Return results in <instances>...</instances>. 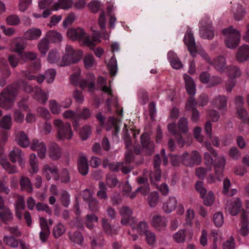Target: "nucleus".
Here are the masks:
<instances>
[{
    "instance_id": "6e6d98bb",
    "label": "nucleus",
    "mask_w": 249,
    "mask_h": 249,
    "mask_svg": "<svg viewBox=\"0 0 249 249\" xmlns=\"http://www.w3.org/2000/svg\"><path fill=\"white\" fill-rule=\"evenodd\" d=\"M12 124V118L10 115L3 116L0 121V127L1 128L9 129Z\"/></svg>"
},
{
    "instance_id": "0eeeda50",
    "label": "nucleus",
    "mask_w": 249,
    "mask_h": 249,
    "mask_svg": "<svg viewBox=\"0 0 249 249\" xmlns=\"http://www.w3.org/2000/svg\"><path fill=\"white\" fill-rule=\"evenodd\" d=\"M226 160L223 156H219L217 159H215L213 166L214 167L215 175L210 174L207 178V182L209 183H213L217 181H221L223 178V172L225 166Z\"/></svg>"
},
{
    "instance_id": "49530a36",
    "label": "nucleus",
    "mask_w": 249,
    "mask_h": 249,
    "mask_svg": "<svg viewBox=\"0 0 249 249\" xmlns=\"http://www.w3.org/2000/svg\"><path fill=\"white\" fill-rule=\"evenodd\" d=\"M14 46L15 48H10V51L17 53L20 56L24 52L23 51L26 48V45L23 41H18Z\"/></svg>"
},
{
    "instance_id": "aec40b11",
    "label": "nucleus",
    "mask_w": 249,
    "mask_h": 249,
    "mask_svg": "<svg viewBox=\"0 0 249 249\" xmlns=\"http://www.w3.org/2000/svg\"><path fill=\"white\" fill-rule=\"evenodd\" d=\"M42 174L45 176L46 179L50 180L52 177L55 180L59 179L58 175V170L55 166H50L48 164H45L42 168Z\"/></svg>"
},
{
    "instance_id": "c03bdc74",
    "label": "nucleus",
    "mask_w": 249,
    "mask_h": 249,
    "mask_svg": "<svg viewBox=\"0 0 249 249\" xmlns=\"http://www.w3.org/2000/svg\"><path fill=\"white\" fill-rule=\"evenodd\" d=\"M102 224L104 231L107 235L112 236L117 233L116 230L111 227L107 219L103 218Z\"/></svg>"
},
{
    "instance_id": "a18cd8bd",
    "label": "nucleus",
    "mask_w": 249,
    "mask_h": 249,
    "mask_svg": "<svg viewBox=\"0 0 249 249\" xmlns=\"http://www.w3.org/2000/svg\"><path fill=\"white\" fill-rule=\"evenodd\" d=\"M178 126L180 133L186 134L188 131V122L185 117H181L178 120Z\"/></svg>"
},
{
    "instance_id": "69168bd1",
    "label": "nucleus",
    "mask_w": 249,
    "mask_h": 249,
    "mask_svg": "<svg viewBox=\"0 0 249 249\" xmlns=\"http://www.w3.org/2000/svg\"><path fill=\"white\" fill-rule=\"evenodd\" d=\"M1 165L5 171L9 174H13L17 172L16 166L12 165L7 160L1 162Z\"/></svg>"
},
{
    "instance_id": "a211bd4d",
    "label": "nucleus",
    "mask_w": 249,
    "mask_h": 249,
    "mask_svg": "<svg viewBox=\"0 0 249 249\" xmlns=\"http://www.w3.org/2000/svg\"><path fill=\"white\" fill-rule=\"evenodd\" d=\"M61 148L55 142H52L49 145L48 156L53 160H59L62 156Z\"/></svg>"
},
{
    "instance_id": "c756f323",
    "label": "nucleus",
    "mask_w": 249,
    "mask_h": 249,
    "mask_svg": "<svg viewBox=\"0 0 249 249\" xmlns=\"http://www.w3.org/2000/svg\"><path fill=\"white\" fill-rule=\"evenodd\" d=\"M73 4V0H58L57 2H53V10L57 11L59 9L69 10Z\"/></svg>"
},
{
    "instance_id": "7c9ffc66",
    "label": "nucleus",
    "mask_w": 249,
    "mask_h": 249,
    "mask_svg": "<svg viewBox=\"0 0 249 249\" xmlns=\"http://www.w3.org/2000/svg\"><path fill=\"white\" fill-rule=\"evenodd\" d=\"M78 169L79 173L83 175H86L89 172V166L87 158L84 156L80 157L77 161Z\"/></svg>"
},
{
    "instance_id": "864d4df0",
    "label": "nucleus",
    "mask_w": 249,
    "mask_h": 249,
    "mask_svg": "<svg viewBox=\"0 0 249 249\" xmlns=\"http://www.w3.org/2000/svg\"><path fill=\"white\" fill-rule=\"evenodd\" d=\"M98 221V217L94 214H88L86 216L85 224L87 228L92 229L94 227V222H97Z\"/></svg>"
},
{
    "instance_id": "79ce46f5",
    "label": "nucleus",
    "mask_w": 249,
    "mask_h": 249,
    "mask_svg": "<svg viewBox=\"0 0 249 249\" xmlns=\"http://www.w3.org/2000/svg\"><path fill=\"white\" fill-rule=\"evenodd\" d=\"M49 41L45 37L42 38L38 44V49L40 53L45 55L49 49Z\"/></svg>"
},
{
    "instance_id": "c9c22d12",
    "label": "nucleus",
    "mask_w": 249,
    "mask_h": 249,
    "mask_svg": "<svg viewBox=\"0 0 249 249\" xmlns=\"http://www.w3.org/2000/svg\"><path fill=\"white\" fill-rule=\"evenodd\" d=\"M45 37L52 42H59L63 40V37L61 34L54 30H50L47 32L45 35Z\"/></svg>"
},
{
    "instance_id": "6e6552de",
    "label": "nucleus",
    "mask_w": 249,
    "mask_h": 249,
    "mask_svg": "<svg viewBox=\"0 0 249 249\" xmlns=\"http://www.w3.org/2000/svg\"><path fill=\"white\" fill-rule=\"evenodd\" d=\"M200 36L204 39H212L214 36L212 21L207 16H204L199 22Z\"/></svg>"
},
{
    "instance_id": "b1692460",
    "label": "nucleus",
    "mask_w": 249,
    "mask_h": 249,
    "mask_svg": "<svg viewBox=\"0 0 249 249\" xmlns=\"http://www.w3.org/2000/svg\"><path fill=\"white\" fill-rule=\"evenodd\" d=\"M9 159L10 160L15 163L18 161L20 166H23L24 165V161L22 157L21 151L18 147H14L13 150L9 153Z\"/></svg>"
},
{
    "instance_id": "2eb2a0df",
    "label": "nucleus",
    "mask_w": 249,
    "mask_h": 249,
    "mask_svg": "<svg viewBox=\"0 0 249 249\" xmlns=\"http://www.w3.org/2000/svg\"><path fill=\"white\" fill-rule=\"evenodd\" d=\"M212 105L217 108L222 114L227 111V98L225 95H218L215 97L211 102Z\"/></svg>"
},
{
    "instance_id": "20e7f679",
    "label": "nucleus",
    "mask_w": 249,
    "mask_h": 249,
    "mask_svg": "<svg viewBox=\"0 0 249 249\" xmlns=\"http://www.w3.org/2000/svg\"><path fill=\"white\" fill-rule=\"evenodd\" d=\"M53 124L56 129L57 138L61 140H69L72 138L73 133L71 124L64 122L61 119L54 120Z\"/></svg>"
},
{
    "instance_id": "a19ab883",
    "label": "nucleus",
    "mask_w": 249,
    "mask_h": 249,
    "mask_svg": "<svg viewBox=\"0 0 249 249\" xmlns=\"http://www.w3.org/2000/svg\"><path fill=\"white\" fill-rule=\"evenodd\" d=\"M63 117L67 119H72L74 120L73 125L75 130L78 129V122L76 121V119L77 117V114L75 112L71 110H68L65 111L62 114Z\"/></svg>"
},
{
    "instance_id": "412c9836",
    "label": "nucleus",
    "mask_w": 249,
    "mask_h": 249,
    "mask_svg": "<svg viewBox=\"0 0 249 249\" xmlns=\"http://www.w3.org/2000/svg\"><path fill=\"white\" fill-rule=\"evenodd\" d=\"M178 204L177 198L170 196L163 203L162 208L165 213L169 214L176 210Z\"/></svg>"
},
{
    "instance_id": "052dcab7",
    "label": "nucleus",
    "mask_w": 249,
    "mask_h": 249,
    "mask_svg": "<svg viewBox=\"0 0 249 249\" xmlns=\"http://www.w3.org/2000/svg\"><path fill=\"white\" fill-rule=\"evenodd\" d=\"M66 231L65 226L62 223H58L54 227L53 234L55 238H58L62 235Z\"/></svg>"
},
{
    "instance_id": "8fccbe9b",
    "label": "nucleus",
    "mask_w": 249,
    "mask_h": 249,
    "mask_svg": "<svg viewBox=\"0 0 249 249\" xmlns=\"http://www.w3.org/2000/svg\"><path fill=\"white\" fill-rule=\"evenodd\" d=\"M85 68L89 69L93 68L96 64L93 56L91 54L86 55L83 59Z\"/></svg>"
},
{
    "instance_id": "4be33fe9",
    "label": "nucleus",
    "mask_w": 249,
    "mask_h": 249,
    "mask_svg": "<svg viewBox=\"0 0 249 249\" xmlns=\"http://www.w3.org/2000/svg\"><path fill=\"white\" fill-rule=\"evenodd\" d=\"M230 11L235 20L240 21L242 19L246 14V8L241 4H237L232 6Z\"/></svg>"
},
{
    "instance_id": "4c0bfd02",
    "label": "nucleus",
    "mask_w": 249,
    "mask_h": 249,
    "mask_svg": "<svg viewBox=\"0 0 249 249\" xmlns=\"http://www.w3.org/2000/svg\"><path fill=\"white\" fill-rule=\"evenodd\" d=\"M47 61L51 64H55L58 66L60 61V56L58 52L55 49H52L48 53Z\"/></svg>"
},
{
    "instance_id": "f03ea898",
    "label": "nucleus",
    "mask_w": 249,
    "mask_h": 249,
    "mask_svg": "<svg viewBox=\"0 0 249 249\" xmlns=\"http://www.w3.org/2000/svg\"><path fill=\"white\" fill-rule=\"evenodd\" d=\"M97 86L103 91L110 96V97L106 101V106H107L108 111L111 112V105L112 104L117 108L116 113L122 116L123 109L122 108L120 112H119L117 98L113 94L111 88L106 86V79L103 77H99L97 80Z\"/></svg>"
},
{
    "instance_id": "ea45409f",
    "label": "nucleus",
    "mask_w": 249,
    "mask_h": 249,
    "mask_svg": "<svg viewBox=\"0 0 249 249\" xmlns=\"http://www.w3.org/2000/svg\"><path fill=\"white\" fill-rule=\"evenodd\" d=\"M20 185L22 190L26 191L29 193L33 191L32 183L27 177H22L20 180Z\"/></svg>"
},
{
    "instance_id": "cd10ccee",
    "label": "nucleus",
    "mask_w": 249,
    "mask_h": 249,
    "mask_svg": "<svg viewBox=\"0 0 249 249\" xmlns=\"http://www.w3.org/2000/svg\"><path fill=\"white\" fill-rule=\"evenodd\" d=\"M187 92L192 96H194L196 92V86L194 80L190 76L185 74L183 75Z\"/></svg>"
},
{
    "instance_id": "4468645a",
    "label": "nucleus",
    "mask_w": 249,
    "mask_h": 249,
    "mask_svg": "<svg viewBox=\"0 0 249 249\" xmlns=\"http://www.w3.org/2000/svg\"><path fill=\"white\" fill-rule=\"evenodd\" d=\"M194 235V231L192 229L189 230L180 229L173 235V239L178 243H183L186 239L191 241Z\"/></svg>"
},
{
    "instance_id": "774afa93",
    "label": "nucleus",
    "mask_w": 249,
    "mask_h": 249,
    "mask_svg": "<svg viewBox=\"0 0 249 249\" xmlns=\"http://www.w3.org/2000/svg\"><path fill=\"white\" fill-rule=\"evenodd\" d=\"M56 71L54 69H50L46 71L45 72V79L47 83H52L55 78Z\"/></svg>"
},
{
    "instance_id": "bf43d9fd",
    "label": "nucleus",
    "mask_w": 249,
    "mask_h": 249,
    "mask_svg": "<svg viewBox=\"0 0 249 249\" xmlns=\"http://www.w3.org/2000/svg\"><path fill=\"white\" fill-rule=\"evenodd\" d=\"M49 108L53 114H58L61 112L60 105L55 100H51L49 101Z\"/></svg>"
},
{
    "instance_id": "39448f33",
    "label": "nucleus",
    "mask_w": 249,
    "mask_h": 249,
    "mask_svg": "<svg viewBox=\"0 0 249 249\" xmlns=\"http://www.w3.org/2000/svg\"><path fill=\"white\" fill-rule=\"evenodd\" d=\"M81 55L82 52L80 50H75L71 45H67L64 54L58 66L64 67L77 63L80 60Z\"/></svg>"
},
{
    "instance_id": "f8f14e48",
    "label": "nucleus",
    "mask_w": 249,
    "mask_h": 249,
    "mask_svg": "<svg viewBox=\"0 0 249 249\" xmlns=\"http://www.w3.org/2000/svg\"><path fill=\"white\" fill-rule=\"evenodd\" d=\"M200 55L208 63L213 64L217 71L221 72L226 68V59L224 57L219 56L212 61L205 52H201Z\"/></svg>"
},
{
    "instance_id": "2f4dec72",
    "label": "nucleus",
    "mask_w": 249,
    "mask_h": 249,
    "mask_svg": "<svg viewBox=\"0 0 249 249\" xmlns=\"http://www.w3.org/2000/svg\"><path fill=\"white\" fill-rule=\"evenodd\" d=\"M0 218L6 224L11 222L13 219V215L9 208L4 207L0 209Z\"/></svg>"
},
{
    "instance_id": "5701e85b",
    "label": "nucleus",
    "mask_w": 249,
    "mask_h": 249,
    "mask_svg": "<svg viewBox=\"0 0 249 249\" xmlns=\"http://www.w3.org/2000/svg\"><path fill=\"white\" fill-rule=\"evenodd\" d=\"M141 143L143 149H145L146 152L151 154L154 150V144L152 141L150 139L148 134L144 133L141 137Z\"/></svg>"
},
{
    "instance_id": "de8ad7c7",
    "label": "nucleus",
    "mask_w": 249,
    "mask_h": 249,
    "mask_svg": "<svg viewBox=\"0 0 249 249\" xmlns=\"http://www.w3.org/2000/svg\"><path fill=\"white\" fill-rule=\"evenodd\" d=\"M29 163L31 168V173H36L38 171L37 158L36 154H32L29 157Z\"/></svg>"
},
{
    "instance_id": "0e129e2a",
    "label": "nucleus",
    "mask_w": 249,
    "mask_h": 249,
    "mask_svg": "<svg viewBox=\"0 0 249 249\" xmlns=\"http://www.w3.org/2000/svg\"><path fill=\"white\" fill-rule=\"evenodd\" d=\"M60 201L62 204L67 207L70 203V196L69 194L66 191H63L60 195Z\"/></svg>"
},
{
    "instance_id": "9d476101",
    "label": "nucleus",
    "mask_w": 249,
    "mask_h": 249,
    "mask_svg": "<svg viewBox=\"0 0 249 249\" xmlns=\"http://www.w3.org/2000/svg\"><path fill=\"white\" fill-rule=\"evenodd\" d=\"M120 214L122 217L121 223L123 225H129L132 228H135V223L137 219L132 216V211L127 206H122L119 211Z\"/></svg>"
},
{
    "instance_id": "f3484780",
    "label": "nucleus",
    "mask_w": 249,
    "mask_h": 249,
    "mask_svg": "<svg viewBox=\"0 0 249 249\" xmlns=\"http://www.w3.org/2000/svg\"><path fill=\"white\" fill-rule=\"evenodd\" d=\"M160 159L158 154L156 155L154 160V166L155 172H151L149 173V177L152 183L155 184V182L159 181L160 179L161 171L160 169Z\"/></svg>"
},
{
    "instance_id": "4d7b16f0",
    "label": "nucleus",
    "mask_w": 249,
    "mask_h": 249,
    "mask_svg": "<svg viewBox=\"0 0 249 249\" xmlns=\"http://www.w3.org/2000/svg\"><path fill=\"white\" fill-rule=\"evenodd\" d=\"M99 190L97 193V196L100 199H107V194L106 185L103 182L100 181L99 183Z\"/></svg>"
},
{
    "instance_id": "e2e57ef3",
    "label": "nucleus",
    "mask_w": 249,
    "mask_h": 249,
    "mask_svg": "<svg viewBox=\"0 0 249 249\" xmlns=\"http://www.w3.org/2000/svg\"><path fill=\"white\" fill-rule=\"evenodd\" d=\"M69 237L71 241L79 245H82L83 241V237L79 232H75L72 234H70Z\"/></svg>"
},
{
    "instance_id": "58836bf2",
    "label": "nucleus",
    "mask_w": 249,
    "mask_h": 249,
    "mask_svg": "<svg viewBox=\"0 0 249 249\" xmlns=\"http://www.w3.org/2000/svg\"><path fill=\"white\" fill-rule=\"evenodd\" d=\"M249 221L246 215L245 212H243L242 216L241 227L240 230V233L243 236H246L249 232Z\"/></svg>"
},
{
    "instance_id": "bb28decb",
    "label": "nucleus",
    "mask_w": 249,
    "mask_h": 249,
    "mask_svg": "<svg viewBox=\"0 0 249 249\" xmlns=\"http://www.w3.org/2000/svg\"><path fill=\"white\" fill-rule=\"evenodd\" d=\"M35 99L42 105H45L48 99L49 92L45 91L41 89L39 87L35 88Z\"/></svg>"
},
{
    "instance_id": "6ab92c4d",
    "label": "nucleus",
    "mask_w": 249,
    "mask_h": 249,
    "mask_svg": "<svg viewBox=\"0 0 249 249\" xmlns=\"http://www.w3.org/2000/svg\"><path fill=\"white\" fill-rule=\"evenodd\" d=\"M242 203L238 198H233L228 202L226 210L233 216L236 215L239 212Z\"/></svg>"
},
{
    "instance_id": "3c124183",
    "label": "nucleus",
    "mask_w": 249,
    "mask_h": 249,
    "mask_svg": "<svg viewBox=\"0 0 249 249\" xmlns=\"http://www.w3.org/2000/svg\"><path fill=\"white\" fill-rule=\"evenodd\" d=\"M107 67L110 74L112 75H115L117 72V63L114 55L112 56L107 65Z\"/></svg>"
},
{
    "instance_id": "13d9d810",
    "label": "nucleus",
    "mask_w": 249,
    "mask_h": 249,
    "mask_svg": "<svg viewBox=\"0 0 249 249\" xmlns=\"http://www.w3.org/2000/svg\"><path fill=\"white\" fill-rule=\"evenodd\" d=\"M237 114L243 122L249 124V116H248L247 110L242 107H237Z\"/></svg>"
},
{
    "instance_id": "f257e3e1",
    "label": "nucleus",
    "mask_w": 249,
    "mask_h": 249,
    "mask_svg": "<svg viewBox=\"0 0 249 249\" xmlns=\"http://www.w3.org/2000/svg\"><path fill=\"white\" fill-rule=\"evenodd\" d=\"M18 93L16 85L8 86L0 93V106L7 110L11 109Z\"/></svg>"
},
{
    "instance_id": "680f3d73",
    "label": "nucleus",
    "mask_w": 249,
    "mask_h": 249,
    "mask_svg": "<svg viewBox=\"0 0 249 249\" xmlns=\"http://www.w3.org/2000/svg\"><path fill=\"white\" fill-rule=\"evenodd\" d=\"M213 221L216 227H221L224 223L223 213L221 212H217L214 213L213 216Z\"/></svg>"
},
{
    "instance_id": "09e8293b",
    "label": "nucleus",
    "mask_w": 249,
    "mask_h": 249,
    "mask_svg": "<svg viewBox=\"0 0 249 249\" xmlns=\"http://www.w3.org/2000/svg\"><path fill=\"white\" fill-rule=\"evenodd\" d=\"M159 199V195L157 192L150 193L147 198V201L150 207L154 208L158 204Z\"/></svg>"
},
{
    "instance_id": "1a4fd4ad",
    "label": "nucleus",
    "mask_w": 249,
    "mask_h": 249,
    "mask_svg": "<svg viewBox=\"0 0 249 249\" xmlns=\"http://www.w3.org/2000/svg\"><path fill=\"white\" fill-rule=\"evenodd\" d=\"M91 79L89 80H82L80 81V72L79 71L72 74L70 77L71 82L76 86H79L81 88L84 89L88 88L89 92L93 91L95 88L94 84V76L90 75Z\"/></svg>"
},
{
    "instance_id": "338daca9",
    "label": "nucleus",
    "mask_w": 249,
    "mask_h": 249,
    "mask_svg": "<svg viewBox=\"0 0 249 249\" xmlns=\"http://www.w3.org/2000/svg\"><path fill=\"white\" fill-rule=\"evenodd\" d=\"M19 56L21 60L25 61L33 60L36 58V53L33 52H23Z\"/></svg>"
},
{
    "instance_id": "423d86ee",
    "label": "nucleus",
    "mask_w": 249,
    "mask_h": 249,
    "mask_svg": "<svg viewBox=\"0 0 249 249\" xmlns=\"http://www.w3.org/2000/svg\"><path fill=\"white\" fill-rule=\"evenodd\" d=\"M68 37L72 40H78L82 42L84 44L90 49L94 46L92 41L90 40V37L84 30L80 28H71L67 32Z\"/></svg>"
},
{
    "instance_id": "a878e982",
    "label": "nucleus",
    "mask_w": 249,
    "mask_h": 249,
    "mask_svg": "<svg viewBox=\"0 0 249 249\" xmlns=\"http://www.w3.org/2000/svg\"><path fill=\"white\" fill-rule=\"evenodd\" d=\"M151 223L157 230H163L167 226V220L164 216L156 215L153 217Z\"/></svg>"
},
{
    "instance_id": "393cba45",
    "label": "nucleus",
    "mask_w": 249,
    "mask_h": 249,
    "mask_svg": "<svg viewBox=\"0 0 249 249\" xmlns=\"http://www.w3.org/2000/svg\"><path fill=\"white\" fill-rule=\"evenodd\" d=\"M236 58L239 62L247 61L249 58V46L245 44L242 45L238 50Z\"/></svg>"
},
{
    "instance_id": "5fc2aeb1",
    "label": "nucleus",
    "mask_w": 249,
    "mask_h": 249,
    "mask_svg": "<svg viewBox=\"0 0 249 249\" xmlns=\"http://www.w3.org/2000/svg\"><path fill=\"white\" fill-rule=\"evenodd\" d=\"M5 22L10 26H17L20 24V19L18 16L13 14L6 18Z\"/></svg>"
},
{
    "instance_id": "473e14b6",
    "label": "nucleus",
    "mask_w": 249,
    "mask_h": 249,
    "mask_svg": "<svg viewBox=\"0 0 249 249\" xmlns=\"http://www.w3.org/2000/svg\"><path fill=\"white\" fill-rule=\"evenodd\" d=\"M168 59L174 69H179L182 67L183 65L181 62L177 57V54L174 52H169L168 53Z\"/></svg>"
},
{
    "instance_id": "9b49d317",
    "label": "nucleus",
    "mask_w": 249,
    "mask_h": 249,
    "mask_svg": "<svg viewBox=\"0 0 249 249\" xmlns=\"http://www.w3.org/2000/svg\"><path fill=\"white\" fill-rule=\"evenodd\" d=\"M204 157V163L206 166V168L198 167L196 169V176L200 179H204L205 178L206 175L211 170L212 166L214 163L213 160L209 153H205Z\"/></svg>"
},
{
    "instance_id": "c85d7f7f",
    "label": "nucleus",
    "mask_w": 249,
    "mask_h": 249,
    "mask_svg": "<svg viewBox=\"0 0 249 249\" xmlns=\"http://www.w3.org/2000/svg\"><path fill=\"white\" fill-rule=\"evenodd\" d=\"M39 7L41 9H44L42 16L47 18L51 14V10H53V2L52 0H44L39 3Z\"/></svg>"
},
{
    "instance_id": "f704fd0d",
    "label": "nucleus",
    "mask_w": 249,
    "mask_h": 249,
    "mask_svg": "<svg viewBox=\"0 0 249 249\" xmlns=\"http://www.w3.org/2000/svg\"><path fill=\"white\" fill-rule=\"evenodd\" d=\"M25 208L24 198L22 196H18L17 200L15 204L16 215L20 220L22 216V210Z\"/></svg>"
},
{
    "instance_id": "dca6fc26",
    "label": "nucleus",
    "mask_w": 249,
    "mask_h": 249,
    "mask_svg": "<svg viewBox=\"0 0 249 249\" xmlns=\"http://www.w3.org/2000/svg\"><path fill=\"white\" fill-rule=\"evenodd\" d=\"M184 42L187 46L191 54L195 57L196 53V48L195 38L190 29H188L185 33Z\"/></svg>"
},
{
    "instance_id": "37998d69",
    "label": "nucleus",
    "mask_w": 249,
    "mask_h": 249,
    "mask_svg": "<svg viewBox=\"0 0 249 249\" xmlns=\"http://www.w3.org/2000/svg\"><path fill=\"white\" fill-rule=\"evenodd\" d=\"M123 165V162H109L107 160H105L103 162L104 168H108L111 171H117Z\"/></svg>"
},
{
    "instance_id": "7ed1b4c3",
    "label": "nucleus",
    "mask_w": 249,
    "mask_h": 249,
    "mask_svg": "<svg viewBox=\"0 0 249 249\" xmlns=\"http://www.w3.org/2000/svg\"><path fill=\"white\" fill-rule=\"evenodd\" d=\"M222 33L225 36L224 41L226 46L229 49L236 48L240 41L241 34L237 29L230 26L224 29Z\"/></svg>"
},
{
    "instance_id": "ddd939ff",
    "label": "nucleus",
    "mask_w": 249,
    "mask_h": 249,
    "mask_svg": "<svg viewBox=\"0 0 249 249\" xmlns=\"http://www.w3.org/2000/svg\"><path fill=\"white\" fill-rule=\"evenodd\" d=\"M32 150L36 151L40 159H44L47 155V146L42 141L38 140H33L30 144Z\"/></svg>"
},
{
    "instance_id": "603ef678",
    "label": "nucleus",
    "mask_w": 249,
    "mask_h": 249,
    "mask_svg": "<svg viewBox=\"0 0 249 249\" xmlns=\"http://www.w3.org/2000/svg\"><path fill=\"white\" fill-rule=\"evenodd\" d=\"M135 228L132 229L136 230L140 234H143L149 231L148 225L145 221H141L139 223L137 221L135 223Z\"/></svg>"
},
{
    "instance_id": "e433bc0d",
    "label": "nucleus",
    "mask_w": 249,
    "mask_h": 249,
    "mask_svg": "<svg viewBox=\"0 0 249 249\" xmlns=\"http://www.w3.org/2000/svg\"><path fill=\"white\" fill-rule=\"evenodd\" d=\"M16 140L18 143L21 147H26L29 145L28 137L23 131H19L16 133Z\"/></svg>"
},
{
    "instance_id": "72a5a7b5",
    "label": "nucleus",
    "mask_w": 249,
    "mask_h": 249,
    "mask_svg": "<svg viewBox=\"0 0 249 249\" xmlns=\"http://www.w3.org/2000/svg\"><path fill=\"white\" fill-rule=\"evenodd\" d=\"M42 32L40 29L32 28L25 32L24 36L28 40H36L39 38Z\"/></svg>"
}]
</instances>
